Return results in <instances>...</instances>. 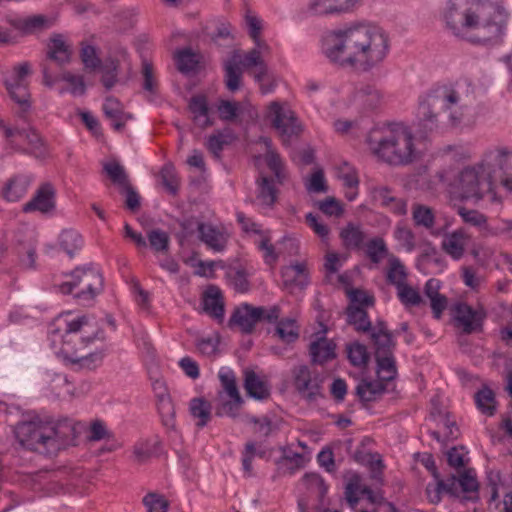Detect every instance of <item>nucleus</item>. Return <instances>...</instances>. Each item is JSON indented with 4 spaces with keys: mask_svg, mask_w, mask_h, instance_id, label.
<instances>
[{
    "mask_svg": "<svg viewBox=\"0 0 512 512\" xmlns=\"http://www.w3.org/2000/svg\"><path fill=\"white\" fill-rule=\"evenodd\" d=\"M371 153L391 166H407L420 157L411 129L401 122L389 123L368 137Z\"/></svg>",
    "mask_w": 512,
    "mask_h": 512,
    "instance_id": "obj_6",
    "label": "nucleus"
},
{
    "mask_svg": "<svg viewBox=\"0 0 512 512\" xmlns=\"http://www.w3.org/2000/svg\"><path fill=\"white\" fill-rule=\"evenodd\" d=\"M458 189L464 199L480 200L486 194H492V199L495 197L492 180L486 169L481 167V162L459 173Z\"/></svg>",
    "mask_w": 512,
    "mask_h": 512,
    "instance_id": "obj_8",
    "label": "nucleus"
},
{
    "mask_svg": "<svg viewBox=\"0 0 512 512\" xmlns=\"http://www.w3.org/2000/svg\"><path fill=\"white\" fill-rule=\"evenodd\" d=\"M280 316V308L274 305L270 308L256 307L248 303L238 306L229 320L230 326H237L242 333L251 334L257 323L266 321L273 323Z\"/></svg>",
    "mask_w": 512,
    "mask_h": 512,
    "instance_id": "obj_10",
    "label": "nucleus"
},
{
    "mask_svg": "<svg viewBox=\"0 0 512 512\" xmlns=\"http://www.w3.org/2000/svg\"><path fill=\"white\" fill-rule=\"evenodd\" d=\"M46 22L45 17L41 15H36L32 17H27L23 19H15L11 21V24L18 30L22 31L25 34L34 33L37 30H40L44 27Z\"/></svg>",
    "mask_w": 512,
    "mask_h": 512,
    "instance_id": "obj_55",
    "label": "nucleus"
},
{
    "mask_svg": "<svg viewBox=\"0 0 512 512\" xmlns=\"http://www.w3.org/2000/svg\"><path fill=\"white\" fill-rule=\"evenodd\" d=\"M13 240L19 247L18 253L21 254L22 250L27 249L29 246L36 245L37 234L34 229L28 226H21L14 232Z\"/></svg>",
    "mask_w": 512,
    "mask_h": 512,
    "instance_id": "obj_52",
    "label": "nucleus"
},
{
    "mask_svg": "<svg viewBox=\"0 0 512 512\" xmlns=\"http://www.w3.org/2000/svg\"><path fill=\"white\" fill-rule=\"evenodd\" d=\"M243 386L247 395L256 400H265L270 396L268 383L253 370L246 369L244 371Z\"/></svg>",
    "mask_w": 512,
    "mask_h": 512,
    "instance_id": "obj_25",
    "label": "nucleus"
},
{
    "mask_svg": "<svg viewBox=\"0 0 512 512\" xmlns=\"http://www.w3.org/2000/svg\"><path fill=\"white\" fill-rule=\"evenodd\" d=\"M0 127L3 129L6 138H11L14 137L15 135L24 137L35 152L42 147L41 137L32 128H30L29 130L12 129L10 127H7L3 121H0Z\"/></svg>",
    "mask_w": 512,
    "mask_h": 512,
    "instance_id": "obj_48",
    "label": "nucleus"
},
{
    "mask_svg": "<svg viewBox=\"0 0 512 512\" xmlns=\"http://www.w3.org/2000/svg\"><path fill=\"white\" fill-rule=\"evenodd\" d=\"M191 416L198 427H204L211 419V404L204 398H193L189 404Z\"/></svg>",
    "mask_w": 512,
    "mask_h": 512,
    "instance_id": "obj_38",
    "label": "nucleus"
},
{
    "mask_svg": "<svg viewBox=\"0 0 512 512\" xmlns=\"http://www.w3.org/2000/svg\"><path fill=\"white\" fill-rule=\"evenodd\" d=\"M80 57L85 69L89 71H95L103 64L97 55L96 48L91 45L82 46Z\"/></svg>",
    "mask_w": 512,
    "mask_h": 512,
    "instance_id": "obj_64",
    "label": "nucleus"
},
{
    "mask_svg": "<svg viewBox=\"0 0 512 512\" xmlns=\"http://www.w3.org/2000/svg\"><path fill=\"white\" fill-rule=\"evenodd\" d=\"M292 373L294 386L300 395L309 401L315 400L321 395L323 378L316 370L301 365L295 367Z\"/></svg>",
    "mask_w": 512,
    "mask_h": 512,
    "instance_id": "obj_14",
    "label": "nucleus"
},
{
    "mask_svg": "<svg viewBox=\"0 0 512 512\" xmlns=\"http://www.w3.org/2000/svg\"><path fill=\"white\" fill-rule=\"evenodd\" d=\"M151 248L156 252H166L169 248V235L160 229H154L147 234Z\"/></svg>",
    "mask_w": 512,
    "mask_h": 512,
    "instance_id": "obj_62",
    "label": "nucleus"
},
{
    "mask_svg": "<svg viewBox=\"0 0 512 512\" xmlns=\"http://www.w3.org/2000/svg\"><path fill=\"white\" fill-rule=\"evenodd\" d=\"M384 100L383 93L374 85L364 84L355 89L351 98V106L360 113H368L379 108Z\"/></svg>",
    "mask_w": 512,
    "mask_h": 512,
    "instance_id": "obj_15",
    "label": "nucleus"
},
{
    "mask_svg": "<svg viewBox=\"0 0 512 512\" xmlns=\"http://www.w3.org/2000/svg\"><path fill=\"white\" fill-rule=\"evenodd\" d=\"M218 377L224 392L230 399L221 400L216 408V415L235 418L244 402L237 387L235 373L229 368H222Z\"/></svg>",
    "mask_w": 512,
    "mask_h": 512,
    "instance_id": "obj_13",
    "label": "nucleus"
},
{
    "mask_svg": "<svg viewBox=\"0 0 512 512\" xmlns=\"http://www.w3.org/2000/svg\"><path fill=\"white\" fill-rule=\"evenodd\" d=\"M31 183V176L15 175L5 183L2 196L8 202H17L26 195Z\"/></svg>",
    "mask_w": 512,
    "mask_h": 512,
    "instance_id": "obj_21",
    "label": "nucleus"
},
{
    "mask_svg": "<svg viewBox=\"0 0 512 512\" xmlns=\"http://www.w3.org/2000/svg\"><path fill=\"white\" fill-rule=\"evenodd\" d=\"M475 403L477 408L484 414L488 416L494 415L496 411L495 406V394L494 392L488 388L487 386H483L475 394Z\"/></svg>",
    "mask_w": 512,
    "mask_h": 512,
    "instance_id": "obj_49",
    "label": "nucleus"
},
{
    "mask_svg": "<svg viewBox=\"0 0 512 512\" xmlns=\"http://www.w3.org/2000/svg\"><path fill=\"white\" fill-rule=\"evenodd\" d=\"M457 479V495L459 496V488L464 493L477 494L478 492V482L475 476V473L472 469L464 471ZM465 500H476L477 495L465 496Z\"/></svg>",
    "mask_w": 512,
    "mask_h": 512,
    "instance_id": "obj_43",
    "label": "nucleus"
},
{
    "mask_svg": "<svg viewBox=\"0 0 512 512\" xmlns=\"http://www.w3.org/2000/svg\"><path fill=\"white\" fill-rule=\"evenodd\" d=\"M119 67L120 66L118 60L114 58H107L98 68L102 73L101 83L106 88V90L112 89L118 83Z\"/></svg>",
    "mask_w": 512,
    "mask_h": 512,
    "instance_id": "obj_40",
    "label": "nucleus"
},
{
    "mask_svg": "<svg viewBox=\"0 0 512 512\" xmlns=\"http://www.w3.org/2000/svg\"><path fill=\"white\" fill-rule=\"evenodd\" d=\"M360 496L365 497L363 501L369 505H377L378 503V499L373 491L363 486L361 478L358 475H354L349 479L345 487V498L352 509H356V506L361 500Z\"/></svg>",
    "mask_w": 512,
    "mask_h": 512,
    "instance_id": "obj_19",
    "label": "nucleus"
},
{
    "mask_svg": "<svg viewBox=\"0 0 512 512\" xmlns=\"http://www.w3.org/2000/svg\"><path fill=\"white\" fill-rule=\"evenodd\" d=\"M50 332L52 342L59 341L60 353L76 368L94 370L102 364L105 350L96 343H102L105 334L89 316L64 313L56 318Z\"/></svg>",
    "mask_w": 512,
    "mask_h": 512,
    "instance_id": "obj_3",
    "label": "nucleus"
},
{
    "mask_svg": "<svg viewBox=\"0 0 512 512\" xmlns=\"http://www.w3.org/2000/svg\"><path fill=\"white\" fill-rule=\"evenodd\" d=\"M348 359L353 366H365L369 361V353L365 345L355 342L347 346Z\"/></svg>",
    "mask_w": 512,
    "mask_h": 512,
    "instance_id": "obj_56",
    "label": "nucleus"
},
{
    "mask_svg": "<svg viewBox=\"0 0 512 512\" xmlns=\"http://www.w3.org/2000/svg\"><path fill=\"white\" fill-rule=\"evenodd\" d=\"M411 216L416 227H422L428 231L432 230L436 222L435 210L421 203H413Z\"/></svg>",
    "mask_w": 512,
    "mask_h": 512,
    "instance_id": "obj_33",
    "label": "nucleus"
},
{
    "mask_svg": "<svg viewBox=\"0 0 512 512\" xmlns=\"http://www.w3.org/2000/svg\"><path fill=\"white\" fill-rule=\"evenodd\" d=\"M384 382L380 379L378 381L362 380L356 387V394L362 401H373L385 391Z\"/></svg>",
    "mask_w": 512,
    "mask_h": 512,
    "instance_id": "obj_39",
    "label": "nucleus"
},
{
    "mask_svg": "<svg viewBox=\"0 0 512 512\" xmlns=\"http://www.w3.org/2000/svg\"><path fill=\"white\" fill-rule=\"evenodd\" d=\"M199 237L209 248L216 252L225 249L227 243L226 234L211 224L197 223Z\"/></svg>",
    "mask_w": 512,
    "mask_h": 512,
    "instance_id": "obj_24",
    "label": "nucleus"
},
{
    "mask_svg": "<svg viewBox=\"0 0 512 512\" xmlns=\"http://www.w3.org/2000/svg\"><path fill=\"white\" fill-rule=\"evenodd\" d=\"M267 118L286 146L290 145L292 139L299 137L302 132L298 118L286 103L271 102L268 106Z\"/></svg>",
    "mask_w": 512,
    "mask_h": 512,
    "instance_id": "obj_11",
    "label": "nucleus"
},
{
    "mask_svg": "<svg viewBox=\"0 0 512 512\" xmlns=\"http://www.w3.org/2000/svg\"><path fill=\"white\" fill-rule=\"evenodd\" d=\"M71 54V47L65 42L62 35L56 34L51 38L48 45V58L55 61L59 66H63L70 63Z\"/></svg>",
    "mask_w": 512,
    "mask_h": 512,
    "instance_id": "obj_29",
    "label": "nucleus"
},
{
    "mask_svg": "<svg viewBox=\"0 0 512 512\" xmlns=\"http://www.w3.org/2000/svg\"><path fill=\"white\" fill-rule=\"evenodd\" d=\"M245 24L254 45L264 50H271L268 43L261 37L262 21L256 15L247 12L245 15Z\"/></svg>",
    "mask_w": 512,
    "mask_h": 512,
    "instance_id": "obj_41",
    "label": "nucleus"
},
{
    "mask_svg": "<svg viewBox=\"0 0 512 512\" xmlns=\"http://www.w3.org/2000/svg\"><path fill=\"white\" fill-rule=\"evenodd\" d=\"M14 433L22 447L50 456L73 444L76 438L75 424L70 419L51 424L34 418L17 424Z\"/></svg>",
    "mask_w": 512,
    "mask_h": 512,
    "instance_id": "obj_5",
    "label": "nucleus"
},
{
    "mask_svg": "<svg viewBox=\"0 0 512 512\" xmlns=\"http://www.w3.org/2000/svg\"><path fill=\"white\" fill-rule=\"evenodd\" d=\"M388 262L389 266L386 273V281L398 289L407 283V269L402 261L394 255H390Z\"/></svg>",
    "mask_w": 512,
    "mask_h": 512,
    "instance_id": "obj_35",
    "label": "nucleus"
},
{
    "mask_svg": "<svg viewBox=\"0 0 512 512\" xmlns=\"http://www.w3.org/2000/svg\"><path fill=\"white\" fill-rule=\"evenodd\" d=\"M59 245L70 257L82 246V237L75 230H64L59 236Z\"/></svg>",
    "mask_w": 512,
    "mask_h": 512,
    "instance_id": "obj_50",
    "label": "nucleus"
},
{
    "mask_svg": "<svg viewBox=\"0 0 512 512\" xmlns=\"http://www.w3.org/2000/svg\"><path fill=\"white\" fill-rule=\"evenodd\" d=\"M234 139V132L230 128H225L210 135L206 146L207 149L214 155V157L219 158L223 148L226 145L231 144Z\"/></svg>",
    "mask_w": 512,
    "mask_h": 512,
    "instance_id": "obj_37",
    "label": "nucleus"
},
{
    "mask_svg": "<svg viewBox=\"0 0 512 512\" xmlns=\"http://www.w3.org/2000/svg\"><path fill=\"white\" fill-rule=\"evenodd\" d=\"M30 65L22 63L14 67V70L9 78H5L4 84L10 97L19 105L21 109L20 116L26 113L30 107V92L28 89L27 78L30 75Z\"/></svg>",
    "mask_w": 512,
    "mask_h": 512,
    "instance_id": "obj_12",
    "label": "nucleus"
},
{
    "mask_svg": "<svg viewBox=\"0 0 512 512\" xmlns=\"http://www.w3.org/2000/svg\"><path fill=\"white\" fill-rule=\"evenodd\" d=\"M238 56L230 57L225 63V83L230 91H236L240 87L242 69L236 64Z\"/></svg>",
    "mask_w": 512,
    "mask_h": 512,
    "instance_id": "obj_47",
    "label": "nucleus"
},
{
    "mask_svg": "<svg viewBox=\"0 0 512 512\" xmlns=\"http://www.w3.org/2000/svg\"><path fill=\"white\" fill-rule=\"evenodd\" d=\"M302 484L307 489L311 498L322 499L326 492L327 487L322 477L316 473H307L302 478Z\"/></svg>",
    "mask_w": 512,
    "mask_h": 512,
    "instance_id": "obj_46",
    "label": "nucleus"
},
{
    "mask_svg": "<svg viewBox=\"0 0 512 512\" xmlns=\"http://www.w3.org/2000/svg\"><path fill=\"white\" fill-rule=\"evenodd\" d=\"M176 65L180 72L189 73L196 69L198 65L197 55L190 49H184L177 53Z\"/></svg>",
    "mask_w": 512,
    "mask_h": 512,
    "instance_id": "obj_59",
    "label": "nucleus"
},
{
    "mask_svg": "<svg viewBox=\"0 0 512 512\" xmlns=\"http://www.w3.org/2000/svg\"><path fill=\"white\" fill-rule=\"evenodd\" d=\"M454 313L457 326L462 328L463 333L471 334L482 330L486 318V312L482 307L474 309L466 303H458L454 306Z\"/></svg>",
    "mask_w": 512,
    "mask_h": 512,
    "instance_id": "obj_16",
    "label": "nucleus"
},
{
    "mask_svg": "<svg viewBox=\"0 0 512 512\" xmlns=\"http://www.w3.org/2000/svg\"><path fill=\"white\" fill-rule=\"evenodd\" d=\"M468 235L463 229L455 230L444 236L441 242L442 250L454 260H460L465 252Z\"/></svg>",
    "mask_w": 512,
    "mask_h": 512,
    "instance_id": "obj_20",
    "label": "nucleus"
},
{
    "mask_svg": "<svg viewBox=\"0 0 512 512\" xmlns=\"http://www.w3.org/2000/svg\"><path fill=\"white\" fill-rule=\"evenodd\" d=\"M340 237L348 249L359 248L365 240V234L361 228L352 223L341 230Z\"/></svg>",
    "mask_w": 512,
    "mask_h": 512,
    "instance_id": "obj_45",
    "label": "nucleus"
},
{
    "mask_svg": "<svg viewBox=\"0 0 512 512\" xmlns=\"http://www.w3.org/2000/svg\"><path fill=\"white\" fill-rule=\"evenodd\" d=\"M387 253L388 249L382 238H373L367 243V255L373 263H380L381 259L387 255Z\"/></svg>",
    "mask_w": 512,
    "mask_h": 512,
    "instance_id": "obj_63",
    "label": "nucleus"
},
{
    "mask_svg": "<svg viewBox=\"0 0 512 512\" xmlns=\"http://www.w3.org/2000/svg\"><path fill=\"white\" fill-rule=\"evenodd\" d=\"M377 362V375L381 381L389 382L396 378V362L391 355L375 356Z\"/></svg>",
    "mask_w": 512,
    "mask_h": 512,
    "instance_id": "obj_42",
    "label": "nucleus"
},
{
    "mask_svg": "<svg viewBox=\"0 0 512 512\" xmlns=\"http://www.w3.org/2000/svg\"><path fill=\"white\" fill-rule=\"evenodd\" d=\"M275 332L286 343L294 342L299 336L295 320L293 319H285L278 322Z\"/></svg>",
    "mask_w": 512,
    "mask_h": 512,
    "instance_id": "obj_57",
    "label": "nucleus"
},
{
    "mask_svg": "<svg viewBox=\"0 0 512 512\" xmlns=\"http://www.w3.org/2000/svg\"><path fill=\"white\" fill-rule=\"evenodd\" d=\"M103 112L116 131H121L131 115L123 110L122 104L113 97H107L103 104Z\"/></svg>",
    "mask_w": 512,
    "mask_h": 512,
    "instance_id": "obj_23",
    "label": "nucleus"
},
{
    "mask_svg": "<svg viewBox=\"0 0 512 512\" xmlns=\"http://www.w3.org/2000/svg\"><path fill=\"white\" fill-rule=\"evenodd\" d=\"M369 335L375 347V356L393 354L395 342L392 334L371 333Z\"/></svg>",
    "mask_w": 512,
    "mask_h": 512,
    "instance_id": "obj_54",
    "label": "nucleus"
},
{
    "mask_svg": "<svg viewBox=\"0 0 512 512\" xmlns=\"http://www.w3.org/2000/svg\"><path fill=\"white\" fill-rule=\"evenodd\" d=\"M69 276L70 280L59 285V291L73 295L83 306H91L103 291L104 281L99 270L92 266L77 267Z\"/></svg>",
    "mask_w": 512,
    "mask_h": 512,
    "instance_id": "obj_7",
    "label": "nucleus"
},
{
    "mask_svg": "<svg viewBox=\"0 0 512 512\" xmlns=\"http://www.w3.org/2000/svg\"><path fill=\"white\" fill-rule=\"evenodd\" d=\"M446 29L472 44L490 45L502 40L508 14L489 0H447L442 13Z\"/></svg>",
    "mask_w": 512,
    "mask_h": 512,
    "instance_id": "obj_2",
    "label": "nucleus"
},
{
    "mask_svg": "<svg viewBox=\"0 0 512 512\" xmlns=\"http://www.w3.org/2000/svg\"><path fill=\"white\" fill-rule=\"evenodd\" d=\"M466 108L467 104L455 86H437L420 100L417 125L424 134L446 124L457 126L463 121Z\"/></svg>",
    "mask_w": 512,
    "mask_h": 512,
    "instance_id": "obj_4",
    "label": "nucleus"
},
{
    "mask_svg": "<svg viewBox=\"0 0 512 512\" xmlns=\"http://www.w3.org/2000/svg\"><path fill=\"white\" fill-rule=\"evenodd\" d=\"M147 512H167L168 500L157 492H149L142 500Z\"/></svg>",
    "mask_w": 512,
    "mask_h": 512,
    "instance_id": "obj_58",
    "label": "nucleus"
},
{
    "mask_svg": "<svg viewBox=\"0 0 512 512\" xmlns=\"http://www.w3.org/2000/svg\"><path fill=\"white\" fill-rule=\"evenodd\" d=\"M160 177L163 186L172 195H176L179 189L180 181L175 166L172 163H166L160 171Z\"/></svg>",
    "mask_w": 512,
    "mask_h": 512,
    "instance_id": "obj_53",
    "label": "nucleus"
},
{
    "mask_svg": "<svg viewBox=\"0 0 512 512\" xmlns=\"http://www.w3.org/2000/svg\"><path fill=\"white\" fill-rule=\"evenodd\" d=\"M158 411L161 415L163 425L172 428L174 426L175 410L170 397L162 394L158 401Z\"/></svg>",
    "mask_w": 512,
    "mask_h": 512,
    "instance_id": "obj_60",
    "label": "nucleus"
},
{
    "mask_svg": "<svg viewBox=\"0 0 512 512\" xmlns=\"http://www.w3.org/2000/svg\"><path fill=\"white\" fill-rule=\"evenodd\" d=\"M347 323L357 332L368 333L372 330V322L363 307L348 305L346 308Z\"/></svg>",
    "mask_w": 512,
    "mask_h": 512,
    "instance_id": "obj_34",
    "label": "nucleus"
},
{
    "mask_svg": "<svg viewBox=\"0 0 512 512\" xmlns=\"http://www.w3.org/2000/svg\"><path fill=\"white\" fill-rule=\"evenodd\" d=\"M322 52L334 65L369 72L379 67L389 52L388 34L368 23H350L325 33Z\"/></svg>",
    "mask_w": 512,
    "mask_h": 512,
    "instance_id": "obj_1",
    "label": "nucleus"
},
{
    "mask_svg": "<svg viewBox=\"0 0 512 512\" xmlns=\"http://www.w3.org/2000/svg\"><path fill=\"white\" fill-rule=\"evenodd\" d=\"M310 356L314 363L323 364L335 355V344L325 337H320L310 344Z\"/></svg>",
    "mask_w": 512,
    "mask_h": 512,
    "instance_id": "obj_31",
    "label": "nucleus"
},
{
    "mask_svg": "<svg viewBox=\"0 0 512 512\" xmlns=\"http://www.w3.org/2000/svg\"><path fill=\"white\" fill-rule=\"evenodd\" d=\"M256 199L258 205L262 207H272L277 200V189L274 182L267 176H260L256 181Z\"/></svg>",
    "mask_w": 512,
    "mask_h": 512,
    "instance_id": "obj_30",
    "label": "nucleus"
},
{
    "mask_svg": "<svg viewBox=\"0 0 512 512\" xmlns=\"http://www.w3.org/2000/svg\"><path fill=\"white\" fill-rule=\"evenodd\" d=\"M394 238L398 241L401 248L407 252H412L416 248L415 234L408 226L398 223L393 232Z\"/></svg>",
    "mask_w": 512,
    "mask_h": 512,
    "instance_id": "obj_51",
    "label": "nucleus"
},
{
    "mask_svg": "<svg viewBox=\"0 0 512 512\" xmlns=\"http://www.w3.org/2000/svg\"><path fill=\"white\" fill-rule=\"evenodd\" d=\"M55 209V190L50 183L42 184L30 201L23 205V212L50 213Z\"/></svg>",
    "mask_w": 512,
    "mask_h": 512,
    "instance_id": "obj_18",
    "label": "nucleus"
},
{
    "mask_svg": "<svg viewBox=\"0 0 512 512\" xmlns=\"http://www.w3.org/2000/svg\"><path fill=\"white\" fill-rule=\"evenodd\" d=\"M446 492L452 496L457 495V479L452 475L446 481L438 477L434 484L426 486V495L430 503L438 504L441 501L442 493Z\"/></svg>",
    "mask_w": 512,
    "mask_h": 512,
    "instance_id": "obj_28",
    "label": "nucleus"
},
{
    "mask_svg": "<svg viewBox=\"0 0 512 512\" xmlns=\"http://www.w3.org/2000/svg\"><path fill=\"white\" fill-rule=\"evenodd\" d=\"M356 0H306L302 11L311 17H326L350 10Z\"/></svg>",
    "mask_w": 512,
    "mask_h": 512,
    "instance_id": "obj_17",
    "label": "nucleus"
},
{
    "mask_svg": "<svg viewBox=\"0 0 512 512\" xmlns=\"http://www.w3.org/2000/svg\"><path fill=\"white\" fill-rule=\"evenodd\" d=\"M260 142L264 143L267 148V152L265 154V161L267 166L274 173L277 182L282 184L286 178V174L279 154L274 149H272V142L269 138L261 137Z\"/></svg>",
    "mask_w": 512,
    "mask_h": 512,
    "instance_id": "obj_36",
    "label": "nucleus"
},
{
    "mask_svg": "<svg viewBox=\"0 0 512 512\" xmlns=\"http://www.w3.org/2000/svg\"><path fill=\"white\" fill-rule=\"evenodd\" d=\"M481 167L486 169L493 187L499 183L508 192H512V151L506 148L486 151L481 160Z\"/></svg>",
    "mask_w": 512,
    "mask_h": 512,
    "instance_id": "obj_9",
    "label": "nucleus"
},
{
    "mask_svg": "<svg viewBox=\"0 0 512 512\" xmlns=\"http://www.w3.org/2000/svg\"><path fill=\"white\" fill-rule=\"evenodd\" d=\"M104 170L107 175L110 177L112 182L118 185L120 188L127 186L129 184L128 175L125 172V169L122 165L117 162H110L104 165Z\"/></svg>",
    "mask_w": 512,
    "mask_h": 512,
    "instance_id": "obj_61",
    "label": "nucleus"
},
{
    "mask_svg": "<svg viewBox=\"0 0 512 512\" xmlns=\"http://www.w3.org/2000/svg\"><path fill=\"white\" fill-rule=\"evenodd\" d=\"M160 441L157 438L138 441L133 448V455L137 462L143 463L156 454Z\"/></svg>",
    "mask_w": 512,
    "mask_h": 512,
    "instance_id": "obj_44",
    "label": "nucleus"
},
{
    "mask_svg": "<svg viewBox=\"0 0 512 512\" xmlns=\"http://www.w3.org/2000/svg\"><path fill=\"white\" fill-rule=\"evenodd\" d=\"M188 108L193 114L194 123L198 127L204 129L214 124L213 120L210 118V109L206 96L195 95L191 97Z\"/></svg>",
    "mask_w": 512,
    "mask_h": 512,
    "instance_id": "obj_26",
    "label": "nucleus"
},
{
    "mask_svg": "<svg viewBox=\"0 0 512 512\" xmlns=\"http://www.w3.org/2000/svg\"><path fill=\"white\" fill-rule=\"evenodd\" d=\"M283 283L286 287L304 288L308 284V270L303 262L286 266L281 271Z\"/></svg>",
    "mask_w": 512,
    "mask_h": 512,
    "instance_id": "obj_27",
    "label": "nucleus"
},
{
    "mask_svg": "<svg viewBox=\"0 0 512 512\" xmlns=\"http://www.w3.org/2000/svg\"><path fill=\"white\" fill-rule=\"evenodd\" d=\"M270 50H264L256 45L252 49L247 52H242L240 50H235L231 57L238 56L239 61H236V64L241 67V69L249 70L252 67H259L264 64L265 61L263 59L264 54H269Z\"/></svg>",
    "mask_w": 512,
    "mask_h": 512,
    "instance_id": "obj_32",
    "label": "nucleus"
},
{
    "mask_svg": "<svg viewBox=\"0 0 512 512\" xmlns=\"http://www.w3.org/2000/svg\"><path fill=\"white\" fill-rule=\"evenodd\" d=\"M203 311L210 317L222 321L224 318V302L221 291L216 286H209L203 294Z\"/></svg>",
    "mask_w": 512,
    "mask_h": 512,
    "instance_id": "obj_22",
    "label": "nucleus"
}]
</instances>
